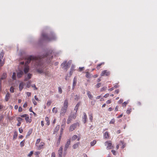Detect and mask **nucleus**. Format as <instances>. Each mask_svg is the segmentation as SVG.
I'll list each match as a JSON object with an SVG mask.
<instances>
[{
    "label": "nucleus",
    "mask_w": 157,
    "mask_h": 157,
    "mask_svg": "<svg viewBox=\"0 0 157 157\" xmlns=\"http://www.w3.org/2000/svg\"><path fill=\"white\" fill-rule=\"evenodd\" d=\"M44 73H45L46 76H48V77L51 76V75L50 74V73L48 71H45L44 72Z\"/></svg>",
    "instance_id": "32"
},
{
    "label": "nucleus",
    "mask_w": 157,
    "mask_h": 157,
    "mask_svg": "<svg viewBox=\"0 0 157 157\" xmlns=\"http://www.w3.org/2000/svg\"><path fill=\"white\" fill-rule=\"evenodd\" d=\"M44 145L45 143L44 142H41L38 145L36 146L37 147V149L40 150L43 148Z\"/></svg>",
    "instance_id": "10"
},
{
    "label": "nucleus",
    "mask_w": 157,
    "mask_h": 157,
    "mask_svg": "<svg viewBox=\"0 0 157 157\" xmlns=\"http://www.w3.org/2000/svg\"><path fill=\"white\" fill-rule=\"evenodd\" d=\"M61 66L62 68H63L66 70H67L69 67V64L67 63V61H64L61 65Z\"/></svg>",
    "instance_id": "9"
},
{
    "label": "nucleus",
    "mask_w": 157,
    "mask_h": 157,
    "mask_svg": "<svg viewBox=\"0 0 157 157\" xmlns=\"http://www.w3.org/2000/svg\"><path fill=\"white\" fill-rule=\"evenodd\" d=\"M34 88V90H37V88L36 87L35 85H34L32 86Z\"/></svg>",
    "instance_id": "54"
},
{
    "label": "nucleus",
    "mask_w": 157,
    "mask_h": 157,
    "mask_svg": "<svg viewBox=\"0 0 157 157\" xmlns=\"http://www.w3.org/2000/svg\"><path fill=\"white\" fill-rule=\"evenodd\" d=\"M22 120V119L21 117H18L17 119V120L18 121V122H20V121H21Z\"/></svg>",
    "instance_id": "52"
},
{
    "label": "nucleus",
    "mask_w": 157,
    "mask_h": 157,
    "mask_svg": "<svg viewBox=\"0 0 157 157\" xmlns=\"http://www.w3.org/2000/svg\"><path fill=\"white\" fill-rule=\"evenodd\" d=\"M68 106V101L67 99H66L64 101L63 105L62 107L60 115L63 116L67 111V110Z\"/></svg>",
    "instance_id": "3"
},
{
    "label": "nucleus",
    "mask_w": 157,
    "mask_h": 157,
    "mask_svg": "<svg viewBox=\"0 0 157 157\" xmlns=\"http://www.w3.org/2000/svg\"><path fill=\"white\" fill-rule=\"evenodd\" d=\"M32 132V131L31 130L29 131L27 133V136H29L31 134Z\"/></svg>",
    "instance_id": "61"
},
{
    "label": "nucleus",
    "mask_w": 157,
    "mask_h": 157,
    "mask_svg": "<svg viewBox=\"0 0 157 157\" xmlns=\"http://www.w3.org/2000/svg\"><path fill=\"white\" fill-rule=\"evenodd\" d=\"M79 144V142H78L77 143H76L73 146V147L74 149L76 148L78 146V145Z\"/></svg>",
    "instance_id": "28"
},
{
    "label": "nucleus",
    "mask_w": 157,
    "mask_h": 157,
    "mask_svg": "<svg viewBox=\"0 0 157 157\" xmlns=\"http://www.w3.org/2000/svg\"><path fill=\"white\" fill-rule=\"evenodd\" d=\"M78 138V136L76 135H74L72 137V140H75L77 139Z\"/></svg>",
    "instance_id": "40"
},
{
    "label": "nucleus",
    "mask_w": 157,
    "mask_h": 157,
    "mask_svg": "<svg viewBox=\"0 0 157 157\" xmlns=\"http://www.w3.org/2000/svg\"><path fill=\"white\" fill-rule=\"evenodd\" d=\"M115 122V120L114 119H112L110 121L109 123L110 124H114Z\"/></svg>",
    "instance_id": "43"
},
{
    "label": "nucleus",
    "mask_w": 157,
    "mask_h": 157,
    "mask_svg": "<svg viewBox=\"0 0 157 157\" xmlns=\"http://www.w3.org/2000/svg\"><path fill=\"white\" fill-rule=\"evenodd\" d=\"M33 153V151H31L30 152V153L28 155V156L29 157H31Z\"/></svg>",
    "instance_id": "50"
},
{
    "label": "nucleus",
    "mask_w": 157,
    "mask_h": 157,
    "mask_svg": "<svg viewBox=\"0 0 157 157\" xmlns=\"http://www.w3.org/2000/svg\"><path fill=\"white\" fill-rule=\"evenodd\" d=\"M32 101H33V104L35 105H37L36 102L34 99H32Z\"/></svg>",
    "instance_id": "56"
},
{
    "label": "nucleus",
    "mask_w": 157,
    "mask_h": 157,
    "mask_svg": "<svg viewBox=\"0 0 157 157\" xmlns=\"http://www.w3.org/2000/svg\"><path fill=\"white\" fill-rule=\"evenodd\" d=\"M14 88L13 86H11L10 89V91L11 93H13L14 92Z\"/></svg>",
    "instance_id": "41"
},
{
    "label": "nucleus",
    "mask_w": 157,
    "mask_h": 157,
    "mask_svg": "<svg viewBox=\"0 0 157 157\" xmlns=\"http://www.w3.org/2000/svg\"><path fill=\"white\" fill-rule=\"evenodd\" d=\"M107 88V87H103L101 89V91H102L104 90H106V89Z\"/></svg>",
    "instance_id": "46"
},
{
    "label": "nucleus",
    "mask_w": 157,
    "mask_h": 157,
    "mask_svg": "<svg viewBox=\"0 0 157 157\" xmlns=\"http://www.w3.org/2000/svg\"><path fill=\"white\" fill-rule=\"evenodd\" d=\"M104 64V62H102L99 64H98V65L97 66V67H96V68L98 70L99 69H100L101 68V66L102 65H103Z\"/></svg>",
    "instance_id": "26"
},
{
    "label": "nucleus",
    "mask_w": 157,
    "mask_h": 157,
    "mask_svg": "<svg viewBox=\"0 0 157 157\" xmlns=\"http://www.w3.org/2000/svg\"><path fill=\"white\" fill-rule=\"evenodd\" d=\"M10 94L8 92H7L5 96V100L6 101H7L10 98Z\"/></svg>",
    "instance_id": "15"
},
{
    "label": "nucleus",
    "mask_w": 157,
    "mask_h": 157,
    "mask_svg": "<svg viewBox=\"0 0 157 157\" xmlns=\"http://www.w3.org/2000/svg\"><path fill=\"white\" fill-rule=\"evenodd\" d=\"M76 117V114H74L70 115L68 118V120L67 121V123L69 124L71 122V121L73 119H75Z\"/></svg>",
    "instance_id": "5"
},
{
    "label": "nucleus",
    "mask_w": 157,
    "mask_h": 157,
    "mask_svg": "<svg viewBox=\"0 0 157 157\" xmlns=\"http://www.w3.org/2000/svg\"><path fill=\"white\" fill-rule=\"evenodd\" d=\"M40 139H37L36 140V144H35L36 146V145H38V144H39V143L40 142Z\"/></svg>",
    "instance_id": "37"
},
{
    "label": "nucleus",
    "mask_w": 157,
    "mask_h": 157,
    "mask_svg": "<svg viewBox=\"0 0 157 157\" xmlns=\"http://www.w3.org/2000/svg\"><path fill=\"white\" fill-rule=\"evenodd\" d=\"M23 75V72L22 71H20L17 73V76L18 78H20Z\"/></svg>",
    "instance_id": "17"
},
{
    "label": "nucleus",
    "mask_w": 157,
    "mask_h": 157,
    "mask_svg": "<svg viewBox=\"0 0 157 157\" xmlns=\"http://www.w3.org/2000/svg\"><path fill=\"white\" fill-rule=\"evenodd\" d=\"M28 115L27 114H24V115H21V117H25V118Z\"/></svg>",
    "instance_id": "63"
},
{
    "label": "nucleus",
    "mask_w": 157,
    "mask_h": 157,
    "mask_svg": "<svg viewBox=\"0 0 157 157\" xmlns=\"http://www.w3.org/2000/svg\"><path fill=\"white\" fill-rule=\"evenodd\" d=\"M79 124L78 122L75 123L71 125L69 128V131H72L76 128L77 126H79Z\"/></svg>",
    "instance_id": "6"
},
{
    "label": "nucleus",
    "mask_w": 157,
    "mask_h": 157,
    "mask_svg": "<svg viewBox=\"0 0 157 157\" xmlns=\"http://www.w3.org/2000/svg\"><path fill=\"white\" fill-rule=\"evenodd\" d=\"M12 78L14 80L16 79V73L15 72L13 73Z\"/></svg>",
    "instance_id": "36"
},
{
    "label": "nucleus",
    "mask_w": 157,
    "mask_h": 157,
    "mask_svg": "<svg viewBox=\"0 0 157 157\" xmlns=\"http://www.w3.org/2000/svg\"><path fill=\"white\" fill-rule=\"evenodd\" d=\"M37 71L38 72L41 73L43 72V70L42 69H37Z\"/></svg>",
    "instance_id": "38"
},
{
    "label": "nucleus",
    "mask_w": 157,
    "mask_h": 157,
    "mask_svg": "<svg viewBox=\"0 0 157 157\" xmlns=\"http://www.w3.org/2000/svg\"><path fill=\"white\" fill-rule=\"evenodd\" d=\"M111 151L112 153L114 155H116V151L114 150H112Z\"/></svg>",
    "instance_id": "51"
},
{
    "label": "nucleus",
    "mask_w": 157,
    "mask_h": 157,
    "mask_svg": "<svg viewBox=\"0 0 157 157\" xmlns=\"http://www.w3.org/2000/svg\"><path fill=\"white\" fill-rule=\"evenodd\" d=\"M45 121L47 122H46V125L48 126L50 124V121L49 120V118L48 117H45Z\"/></svg>",
    "instance_id": "23"
},
{
    "label": "nucleus",
    "mask_w": 157,
    "mask_h": 157,
    "mask_svg": "<svg viewBox=\"0 0 157 157\" xmlns=\"http://www.w3.org/2000/svg\"><path fill=\"white\" fill-rule=\"evenodd\" d=\"M80 103L78 102L77 103V104L75 106V110L76 111V112H77V111L78 109V107H79V106H80Z\"/></svg>",
    "instance_id": "25"
},
{
    "label": "nucleus",
    "mask_w": 157,
    "mask_h": 157,
    "mask_svg": "<svg viewBox=\"0 0 157 157\" xmlns=\"http://www.w3.org/2000/svg\"><path fill=\"white\" fill-rule=\"evenodd\" d=\"M109 94H106L104 96V97L107 98L109 96Z\"/></svg>",
    "instance_id": "62"
},
{
    "label": "nucleus",
    "mask_w": 157,
    "mask_h": 157,
    "mask_svg": "<svg viewBox=\"0 0 157 157\" xmlns=\"http://www.w3.org/2000/svg\"><path fill=\"white\" fill-rule=\"evenodd\" d=\"M71 71L70 72V73H72L73 72V71H74V67H71Z\"/></svg>",
    "instance_id": "57"
},
{
    "label": "nucleus",
    "mask_w": 157,
    "mask_h": 157,
    "mask_svg": "<svg viewBox=\"0 0 157 157\" xmlns=\"http://www.w3.org/2000/svg\"><path fill=\"white\" fill-rule=\"evenodd\" d=\"M86 77L87 78H90L91 77V75L88 72H86Z\"/></svg>",
    "instance_id": "30"
},
{
    "label": "nucleus",
    "mask_w": 157,
    "mask_h": 157,
    "mask_svg": "<svg viewBox=\"0 0 157 157\" xmlns=\"http://www.w3.org/2000/svg\"><path fill=\"white\" fill-rule=\"evenodd\" d=\"M4 53L2 52L0 54V67L3 66L5 63V60L3 59Z\"/></svg>",
    "instance_id": "4"
},
{
    "label": "nucleus",
    "mask_w": 157,
    "mask_h": 157,
    "mask_svg": "<svg viewBox=\"0 0 157 157\" xmlns=\"http://www.w3.org/2000/svg\"><path fill=\"white\" fill-rule=\"evenodd\" d=\"M128 103L127 102H124V103H123L122 104V106L123 107H125L126 105Z\"/></svg>",
    "instance_id": "45"
},
{
    "label": "nucleus",
    "mask_w": 157,
    "mask_h": 157,
    "mask_svg": "<svg viewBox=\"0 0 157 157\" xmlns=\"http://www.w3.org/2000/svg\"><path fill=\"white\" fill-rule=\"evenodd\" d=\"M77 77L75 76L73 80V84L72 86L73 89H74L77 83Z\"/></svg>",
    "instance_id": "14"
},
{
    "label": "nucleus",
    "mask_w": 157,
    "mask_h": 157,
    "mask_svg": "<svg viewBox=\"0 0 157 157\" xmlns=\"http://www.w3.org/2000/svg\"><path fill=\"white\" fill-rule=\"evenodd\" d=\"M89 119L90 121L92 122L93 120V115L92 114H90L89 115Z\"/></svg>",
    "instance_id": "39"
},
{
    "label": "nucleus",
    "mask_w": 157,
    "mask_h": 157,
    "mask_svg": "<svg viewBox=\"0 0 157 157\" xmlns=\"http://www.w3.org/2000/svg\"><path fill=\"white\" fill-rule=\"evenodd\" d=\"M101 83H98V84H97L95 86H96V87L97 88H98L100 86H101Z\"/></svg>",
    "instance_id": "47"
},
{
    "label": "nucleus",
    "mask_w": 157,
    "mask_h": 157,
    "mask_svg": "<svg viewBox=\"0 0 157 157\" xmlns=\"http://www.w3.org/2000/svg\"><path fill=\"white\" fill-rule=\"evenodd\" d=\"M121 143H122V145L121 147L122 148H124L125 146V144L124 143L123 141H121Z\"/></svg>",
    "instance_id": "44"
},
{
    "label": "nucleus",
    "mask_w": 157,
    "mask_h": 157,
    "mask_svg": "<svg viewBox=\"0 0 157 157\" xmlns=\"http://www.w3.org/2000/svg\"><path fill=\"white\" fill-rule=\"evenodd\" d=\"M56 154L54 152H53L52 154V157H55Z\"/></svg>",
    "instance_id": "64"
},
{
    "label": "nucleus",
    "mask_w": 157,
    "mask_h": 157,
    "mask_svg": "<svg viewBox=\"0 0 157 157\" xmlns=\"http://www.w3.org/2000/svg\"><path fill=\"white\" fill-rule=\"evenodd\" d=\"M25 140H24L23 141H21L20 144V146L21 147H23L25 145Z\"/></svg>",
    "instance_id": "29"
},
{
    "label": "nucleus",
    "mask_w": 157,
    "mask_h": 157,
    "mask_svg": "<svg viewBox=\"0 0 157 157\" xmlns=\"http://www.w3.org/2000/svg\"><path fill=\"white\" fill-rule=\"evenodd\" d=\"M52 112L54 113H56L57 112V109L56 107H54L52 109Z\"/></svg>",
    "instance_id": "33"
},
{
    "label": "nucleus",
    "mask_w": 157,
    "mask_h": 157,
    "mask_svg": "<svg viewBox=\"0 0 157 157\" xmlns=\"http://www.w3.org/2000/svg\"><path fill=\"white\" fill-rule=\"evenodd\" d=\"M24 84L23 82H22L20 83L19 85V89L20 91H21L23 88Z\"/></svg>",
    "instance_id": "21"
},
{
    "label": "nucleus",
    "mask_w": 157,
    "mask_h": 157,
    "mask_svg": "<svg viewBox=\"0 0 157 157\" xmlns=\"http://www.w3.org/2000/svg\"><path fill=\"white\" fill-rule=\"evenodd\" d=\"M58 91H59V93L60 94H61L62 93V90L61 88L60 87H58Z\"/></svg>",
    "instance_id": "42"
},
{
    "label": "nucleus",
    "mask_w": 157,
    "mask_h": 157,
    "mask_svg": "<svg viewBox=\"0 0 157 157\" xmlns=\"http://www.w3.org/2000/svg\"><path fill=\"white\" fill-rule=\"evenodd\" d=\"M30 84H31V82H28L27 83V85H26L27 87L28 88H29L30 87Z\"/></svg>",
    "instance_id": "49"
},
{
    "label": "nucleus",
    "mask_w": 157,
    "mask_h": 157,
    "mask_svg": "<svg viewBox=\"0 0 157 157\" xmlns=\"http://www.w3.org/2000/svg\"><path fill=\"white\" fill-rule=\"evenodd\" d=\"M79 99V97L77 95H76L75 96V99L77 101Z\"/></svg>",
    "instance_id": "53"
},
{
    "label": "nucleus",
    "mask_w": 157,
    "mask_h": 157,
    "mask_svg": "<svg viewBox=\"0 0 157 157\" xmlns=\"http://www.w3.org/2000/svg\"><path fill=\"white\" fill-rule=\"evenodd\" d=\"M63 147H60L58 151L59 157H62V155Z\"/></svg>",
    "instance_id": "13"
},
{
    "label": "nucleus",
    "mask_w": 157,
    "mask_h": 157,
    "mask_svg": "<svg viewBox=\"0 0 157 157\" xmlns=\"http://www.w3.org/2000/svg\"><path fill=\"white\" fill-rule=\"evenodd\" d=\"M106 144H108V146L106 147V149L108 150L112 148L113 146L112 145V144L110 141H106L105 144V145H106Z\"/></svg>",
    "instance_id": "7"
},
{
    "label": "nucleus",
    "mask_w": 157,
    "mask_h": 157,
    "mask_svg": "<svg viewBox=\"0 0 157 157\" xmlns=\"http://www.w3.org/2000/svg\"><path fill=\"white\" fill-rule=\"evenodd\" d=\"M48 56H51V59H52L53 57L51 55H49L47 54L46 55L40 57H36L33 56H30L27 57L25 63V67L24 69V71L25 73H27L29 71V67L28 65L30 62L31 61H33L35 63V66L36 67H38L39 66L40 67L41 66V61L42 58L45 57H48Z\"/></svg>",
    "instance_id": "1"
},
{
    "label": "nucleus",
    "mask_w": 157,
    "mask_h": 157,
    "mask_svg": "<svg viewBox=\"0 0 157 157\" xmlns=\"http://www.w3.org/2000/svg\"><path fill=\"white\" fill-rule=\"evenodd\" d=\"M132 111V109L131 108H128V109H127V110L126 111V113L127 114H129Z\"/></svg>",
    "instance_id": "31"
},
{
    "label": "nucleus",
    "mask_w": 157,
    "mask_h": 157,
    "mask_svg": "<svg viewBox=\"0 0 157 157\" xmlns=\"http://www.w3.org/2000/svg\"><path fill=\"white\" fill-rule=\"evenodd\" d=\"M51 101H49L47 102V105L48 106H49L51 105Z\"/></svg>",
    "instance_id": "48"
},
{
    "label": "nucleus",
    "mask_w": 157,
    "mask_h": 157,
    "mask_svg": "<svg viewBox=\"0 0 157 157\" xmlns=\"http://www.w3.org/2000/svg\"><path fill=\"white\" fill-rule=\"evenodd\" d=\"M62 136V133H60L59 139H58V140L57 143H56V146L57 147L60 144V140L61 139Z\"/></svg>",
    "instance_id": "19"
},
{
    "label": "nucleus",
    "mask_w": 157,
    "mask_h": 157,
    "mask_svg": "<svg viewBox=\"0 0 157 157\" xmlns=\"http://www.w3.org/2000/svg\"><path fill=\"white\" fill-rule=\"evenodd\" d=\"M17 132L16 131H15L14 132V135L13 136V139L14 140L17 138Z\"/></svg>",
    "instance_id": "27"
},
{
    "label": "nucleus",
    "mask_w": 157,
    "mask_h": 157,
    "mask_svg": "<svg viewBox=\"0 0 157 157\" xmlns=\"http://www.w3.org/2000/svg\"><path fill=\"white\" fill-rule=\"evenodd\" d=\"M71 144V140L70 139H69L67 141L66 143L65 144L64 150L65 151H66L67 149L69 147V145Z\"/></svg>",
    "instance_id": "11"
},
{
    "label": "nucleus",
    "mask_w": 157,
    "mask_h": 157,
    "mask_svg": "<svg viewBox=\"0 0 157 157\" xmlns=\"http://www.w3.org/2000/svg\"><path fill=\"white\" fill-rule=\"evenodd\" d=\"M7 77L6 74L5 73H3L1 78H0V80L2 82V80L5 79Z\"/></svg>",
    "instance_id": "20"
},
{
    "label": "nucleus",
    "mask_w": 157,
    "mask_h": 157,
    "mask_svg": "<svg viewBox=\"0 0 157 157\" xmlns=\"http://www.w3.org/2000/svg\"><path fill=\"white\" fill-rule=\"evenodd\" d=\"M26 94L28 97H29L31 96V94L30 92H27L26 93Z\"/></svg>",
    "instance_id": "60"
},
{
    "label": "nucleus",
    "mask_w": 157,
    "mask_h": 157,
    "mask_svg": "<svg viewBox=\"0 0 157 157\" xmlns=\"http://www.w3.org/2000/svg\"><path fill=\"white\" fill-rule=\"evenodd\" d=\"M59 125H57L54 130V132H57L59 130Z\"/></svg>",
    "instance_id": "34"
},
{
    "label": "nucleus",
    "mask_w": 157,
    "mask_h": 157,
    "mask_svg": "<svg viewBox=\"0 0 157 157\" xmlns=\"http://www.w3.org/2000/svg\"><path fill=\"white\" fill-rule=\"evenodd\" d=\"M87 94L90 99H92L93 98V96L90 91H87Z\"/></svg>",
    "instance_id": "22"
},
{
    "label": "nucleus",
    "mask_w": 157,
    "mask_h": 157,
    "mask_svg": "<svg viewBox=\"0 0 157 157\" xmlns=\"http://www.w3.org/2000/svg\"><path fill=\"white\" fill-rule=\"evenodd\" d=\"M42 36L43 38L45 40L47 41H52L56 40V37L55 35L53 33H52L48 36V35L45 33H43L42 34Z\"/></svg>",
    "instance_id": "2"
},
{
    "label": "nucleus",
    "mask_w": 157,
    "mask_h": 157,
    "mask_svg": "<svg viewBox=\"0 0 157 157\" xmlns=\"http://www.w3.org/2000/svg\"><path fill=\"white\" fill-rule=\"evenodd\" d=\"M110 74V72L106 70L103 71L101 73V76H108Z\"/></svg>",
    "instance_id": "8"
},
{
    "label": "nucleus",
    "mask_w": 157,
    "mask_h": 157,
    "mask_svg": "<svg viewBox=\"0 0 157 157\" xmlns=\"http://www.w3.org/2000/svg\"><path fill=\"white\" fill-rule=\"evenodd\" d=\"M27 106V102H25L23 105V107L24 108H25Z\"/></svg>",
    "instance_id": "59"
},
{
    "label": "nucleus",
    "mask_w": 157,
    "mask_h": 157,
    "mask_svg": "<svg viewBox=\"0 0 157 157\" xmlns=\"http://www.w3.org/2000/svg\"><path fill=\"white\" fill-rule=\"evenodd\" d=\"M82 119L84 123H85L87 121V116L86 113L85 112L83 113V116L82 117Z\"/></svg>",
    "instance_id": "12"
},
{
    "label": "nucleus",
    "mask_w": 157,
    "mask_h": 157,
    "mask_svg": "<svg viewBox=\"0 0 157 157\" xmlns=\"http://www.w3.org/2000/svg\"><path fill=\"white\" fill-rule=\"evenodd\" d=\"M104 138L105 139H107L109 138V132L106 131L104 133L103 135Z\"/></svg>",
    "instance_id": "18"
},
{
    "label": "nucleus",
    "mask_w": 157,
    "mask_h": 157,
    "mask_svg": "<svg viewBox=\"0 0 157 157\" xmlns=\"http://www.w3.org/2000/svg\"><path fill=\"white\" fill-rule=\"evenodd\" d=\"M111 99L108 100L106 102V103H107L108 104H110L111 103Z\"/></svg>",
    "instance_id": "55"
},
{
    "label": "nucleus",
    "mask_w": 157,
    "mask_h": 157,
    "mask_svg": "<svg viewBox=\"0 0 157 157\" xmlns=\"http://www.w3.org/2000/svg\"><path fill=\"white\" fill-rule=\"evenodd\" d=\"M96 143V141L95 140H94L93 141L91 142L90 143V145L91 146H93Z\"/></svg>",
    "instance_id": "35"
},
{
    "label": "nucleus",
    "mask_w": 157,
    "mask_h": 157,
    "mask_svg": "<svg viewBox=\"0 0 157 157\" xmlns=\"http://www.w3.org/2000/svg\"><path fill=\"white\" fill-rule=\"evenodd\" d=\"M32 76V75L29 73L28 74L27 77H25L24 81H28L29 79L31 78Z\"/></svg>",
    "instance_id": "16"
},
{
    "label": "nucleus",
    "mask_w": 157,
    "mask_h": 157,
    "mask_svg": "<svg viewBox=\"0 0 157 157\" xmlns=\"http://www.w3.org/2000/svg\"><path fill=\"white\" fill-rule=\"evenodd\" d=\"M25 120L26 122H28L29 123H30L32 121L31 119L29 118L28 115H27V116L25 118Z\"/></svg>",
    "instance_id": "24"
},
{
    "label": "nucleus",
    "mask_w": 157,
    "mask_h": 157,
    "mask_svg": "<svg viewBox=\"0 0 157 157\" xmlns=\"http://www.w3.org/2000/svg\"><path fill=\"white\" fill-rule=\"evenodd\" d=\"M19 131L20 133H22L23 131L22 129L21 128H19Z\"/></svg>",
    "instance_id": "58"
}]
</instances>
